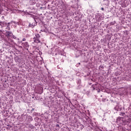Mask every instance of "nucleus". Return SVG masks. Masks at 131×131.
Returning <instances> with one entry per match:
<instances>
[{
	"label": "nucleus",
	"mask_w": 131,
	"mask_h": 131,
	"mask_svg": "<svg viewBox=\"0 0 131 131\" xmlns=\"http://www.w3.org/2000/svg\"><path fill=\"white\" fill-rule=\"evenodd\" d=\"M34 42L36 43H40V35L39 34H35V37L33 38Z\"/></svg>",
	"instance_id": "1"
},
{
	"label": "nucleus",
	"mask_w": 131,
	"mask_h": 131,
	"mask_svg": "<svg viewBox=\"0 0 131 131\" xmlns=\"http://www.w3.org/2000/svg\"><path fill=\"white\" fill-rule=\"evenodd\" d=\"M21 45L24 49L28 50V48H29V44L27 42H23Z\"/></svg>",
	"instance_id": "2"
},
{
	"label": "nucleus",
	"mask_w": 131,
	"mask_h": 131,
	"mask_svg": "<svg viewBox=\"0 0 131 131\" xmlns=\"http://www.w3.org/2000/svg\"><path fill=\"white\" fill-rule=\"evenodd\" d=\"M13 36V33L11 31H6V36L7 37H11V36Z\"/></svg>",
	"instance_id": "3"
},
{
	"label": "nucleus",
	"mask_w": 131,
	"mask_h": 131,
	"mask_svg": "<svg viewBox=\"0 0 131 131\" xmlns=\"http://www.w3.org/2000/svg\"><path fill=\"white\" fill-rule=\"evenodd\" d=\"M6 25V29H7V30H11V28L10 27V23H5V26Z\"/></svg>",
	"instance_id": "4"
},
{
	"label": "nucleus",
	"mask_w": 131,
	"mask_h": 131,
	"mask_svg": "<svg viewBox=\"0 0 131 131\" xmlns=\"http://www.w3.org/2000/svg\"><path fill=\"white\" fill-rule=\"evenodd\" d=\"M28 122H31L33 119H32V117L31 116H28L27 117L26 120Z\"/></svg>",
	"instance_id": "5"
},
{
	"label": "nucleus",
	"mask_w": 131,
	"mask_h": 131,
	"mask_svg": "<svg viewBox=\"0 0 131 131\" xmlns=\"http://www.w3.org/2000/svg\"><path fill=\"white\" fill-rule=\"evenodd\" d=\"M5 22H4V21H0V25H1V26H2V27H6V26H5Z\"/></svg>",
	"instance_id": "6"
},
{
	"label": "nucleus",
	"mask_w": 131,
	"mask_h": 131,
	"mask_svg": "<svg viewBox=\"0 0 131 131\" xmlns=\"http://www.w3.org/2000/svg\"><path fill=\"white\" fill-rule=\"evenodd\" d=\"M29 27H31V28H34V25H33V23L31 24H29Z\"/></svg>",
	"instance_id": "7"
},
{
	"label": "nucleus",
	"mask_w": 131,
	"mask_h": 131,
	"mask_svg": "<svg viewBox=\"0 0 131 131\" xmlns=\"http://www.w3.org/2000/svg\"><path fill=\"white\" fill-rule=\"evenodd\" d=\"M12 38L14 39H17V37L15 36V35H12Z\"/></svg>",
	"instance_id": "8"
},
{
	"label": "nucleus",
	"mask_w": 131,
	"mask_h": 131,
	"mask_svg": "<svg viewBox=\"0 0 131 131\" xmlns=\"http://www.w3.org/2000/svg\"><path fill=\"white\" fill-rule=\"evenodd\" d=\"M14 24H15V25L17 24L18 25H19V23H18V22L14 21Z\"/></svg>",
	"instance_id": "9"
},
{
	"label": "nucleus",
	"mask_w": 131,
	"mask_h": 131,
	"mask_svg": "<svg viewBox=\"0 0 131 131\" xmlns=\"http://www.w3.org/2000/svg\"><path fill=\"white\" fill-rule=\"evenodd\" d=\"M14 21H11L10 23H10V24H13V23H14Z\"/></svg>",
	"instance_id": "10"
},
{
	"label": "nucleus",
	"mask_w": 131,
	"mask_h": 131,
	"mask_svg": "<svg viewBox=\"0 0 131 131\" xmlns=\"http://www.w3.org/2000/svg\"><path fill=\"white\" fill-rule=\"evenodd\" d=\"M25 40H26V39L25 38H24L23 39V41H25Z\"/></svg>",
	"instance_id": "11"
},
{
	"label": "nucleus",
	"mask_w": 131,
	"mask_h": 131,
	"mask_svg": "<svg viewBox=\"0 0 131 131\" xmlns=\"http://www.w3.org/2000/svg\"><path fill=\"white\" fill-rule=\"evenodd\" d=\"M56 127H60V125L57 124V125H56Z\"/></svg>",
	"instance_id": "12"
},
{
	"label": "nucleus",
	"mask_w": 131,
	"mask_h": 131,
	"mask_svg": "<svg viewBox=\"0 0 131 131\" xmlns=\"http://www.w3.org/2000/svg\"><path fill=\"white\" fill-rule=\"evenodd\" d=\"M101 10H102V11H104V8H103V7H102L101 8Z\"/></svg>",
	"instance_id": "13"
},
{
	"label": "nucleus",
	"mask_w": 131,
	"mask_h": 131,
	"mask_svg": "<svg viewBox=\"0 0 131 131\" xmlns=\"http://www.w3.org/2000/svg\"><path fill=\"white\" fill-rule=\"evenodd\" d=\"M105 2H107V4L108 3H109V1H108V0H105Z\"/></svg>",
	"instance_id": "14"
},
{
	"label": "nucleus",
	"mask_w": 131,
	"mask_h": 131,
	"mask_svg": "<svg viewBox=\"0 0 131 131\" xmlns=\"http://www.w3.org/2000/svg\"><path fill=\"white\" fill-rule=\"evenodd\" d=\"M39 88L40 89V90H41V87H39Z\"/></svg>",
	"instance_id": "15"
},
{
	"label": "nucleus",
	"mask_w": 131,
	"mask_h": 131,
	"mask_svg": "<svg viewBox=\"0 0 131 131\" xmlns=\"http://www.w3.org/2000/svg\"><path fill=\"white\" fill-rule=\"evenodd\" d=\"M122 115H123V113H122Z\"/></svg>",
	"instance_id": "16"
}]
</instances>
